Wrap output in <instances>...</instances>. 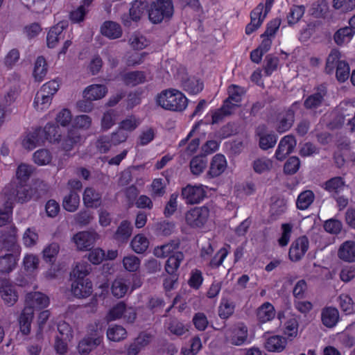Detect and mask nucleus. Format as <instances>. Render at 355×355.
<instances>
[{
	"label": "nucleus",
	"mask_w": 355,
	"mask_h": 355,
	"mask_svg": "<svg viewBox=\"0 0 355 355\" xmlns=\"http://www.w3.org/2000/svg\"><path fill=\"white\" fill-rule=\"evenodd\" d=\"M315 195L311 190L301 192L297 199L296 205L299 209L305 210L313 202Z\"/></svg>",
	"instance_id": "obj_42"
},
{
	"label": "nucleus",
	"mask_w": 355,
	"mask_h": 355,
	"mask_svg": "<svg viewBox=\"0 0 355 355\" xmlns=\"http://www.w3.org/2000/svg\"><path fill=\"white\" fill-rule=\"evenodd\" d=\"M126 329L121 325H111L107 330L108 340L114 342H119L126 338Z\"/></svg>",
	"instance_id": "obj_41"
},
{
	"label": "nucleus",
	"mask_w": 355,
	"mask_h": 355,
	"mask_svg": "<svg viewBox=\"0 0 355 355\" xmlns=\"http://www.w3.org/2000/svg\"><path fill=\"white\" fill-rule=\"evenodd\" d=\"M123 79L126 85L135 86L144 83L146 76L142 71H133L125 73Z\"/></svg>",
	"instance_id": "obj_52"
},
{
	"label": "nucleus",
	"mask_w": 355,
	"mask_h": 355,
	"mask_svg": "<svg viewBox=\"0 0 355 355\" xmlns=\"http://www.w3.org/2000/svg\"><path fill=\"white\" fill-rule=\"evenodd\" d=\"M146 8V3L141 1H135L132 3L128 16H123L122 21L126 26H131L132 21H139Z\"/></svg>",
	"instance_id": "obj_19"
},
{
	"label": "nucleus",
	"mask_w": 355,
	"mask_h": 355,
	"mask_svg": "<svg viewBox=\"0 0 355 355\" xmlns=\"http://www.w3.org/2000/svg\"><path fill=\"white\" fill-rule=\"evenodd\" d=\"M92 284L88 279H74L71 284V292L79 298L87 297L92 293Z\"/></svg>",
	"instance_id": "obj_16"
},
{
	"label": "nucleus",
	"mask_w": 355,
	"mask_h": 355,
	"mask_svg": "<svg viewBox=\"0 0 355 355\" xmlns=\"http://www.w3.org/2000/svg\"><path fill=\"white\" fill-rule=\"evenodd\" d=\"M92 124V119L87 115L77 116L73 120L75 129L70 130L66 137H60V146L65 150H70L73 146L81 141V137L76 129L87 130Z\"/></svg>",
	"instance_id": "obj_4"
},
{
	"label": "nucleus",
	"mask_w": 355,
	"mask_h": 355,
	"mask_svg": "<svg viewBox=\"0 0 355 355\" xmlns=\"http://www.w3.org/2000/svg\"><path fill=\"white\" fill-rule=\"evenodd\" d=\"M103 327V323L100 320H96L89 325L88 332L90 336L80 342L78 345L80 353L87 354L101 343Z\"/></svg>",
	"instance_id": "obj_5"
},
{
	"label": "nucleus",
	"mask_w": 355,
	"mask_h": 355,
	"mask_svg": "<svg viewBox=\"0 0 355 355\" xmlns=\"http://www.w3.org/2000/svg\"><path fill=\"white\" fill-rule=\"evenodd\" d=\"M128 288L127 279L118 278L112 285V292L115 297H122L127 293Z\"/></svg>",
	"instance_id": "obj_49"
},
{
	"label": "nucleus",
	"mask_w": 355,
	"mask_h": 355,
	"mask_svg": "<svg viewBox=\"0 0 355 355\" xmlns=\"http://www.w3.org/2000/svg\"><path fill=\"white\" fill-rule=\"evenodd\" d=\"M52 159L51 153L46 149L38 150L33 154L34 162L40 166H44L50 164Z\"/></svg>",
	"instance_id": "obj_61"
},
{
	"label": "nucleus",
	"mask_w": 355,
	"mask_h": 355,
	"mask_svg": "<svg viewBox=\"0 0 355 355\" xmlns=\"http://www.w3.org/2000/svg\"><path fill=\"white\" fill-rule=\"evenodd\" d=\"M338 257L346 262L355 261V242L347 241L344 242L338 251Z\"/></svg>",
	"instance_id": "obj_27"
},
{
	"label": "nucleus",
	"mask_w": 355,
	"mask_h": 355,
	"mask_svg": "<svg viewBox=\"0 0 355 355\" xmlns=\"http://www.w3.org/2000/svg\"><path fill=\"white\" fill-rule=\"evenodd\" d=\"M91 270L90 266L86 262L78 263L73 268L71 276L73 279H85Z\"/></svg>",
	"instance_id": "obj_64"
},
{
	"label": "nucleus",
	"mask_w": 355,
	"mask_h": 355,
	"mask_svg": "<svg viewBox=\"0 0 355 355\" xmlns=\"http://www.w3.org/2000/svg\"><path fill=\"white\" fill-rule=\"evenodd\" d=\"M355 32L350 27H344L338 30L334 36L335 42L338 45H343L349 42L354 37Z\"/></svg>",
	"instance_id": "obj_38"
},
{
	"label": "nucleus",
	"mask_w": 355,
	"mask_h": 355,
	"mask_svg": "<svg viewBox=\"0 0 355 355\" xmlns=\"http://www.w3.org/2000/svg\"><path fill=\"white\" fill-rule=\"evenodd\" d=\"M234 303L232 300L222 298L218 308V314L222 318H227L234 313Z\"/></svg>",
	"instance_id": "obj_57"
},
{
	"label": "nucleus",
	"mask_w": 355,
	"mask_h": 355,
	"mask_svg": "<svg viewBox=\"0 0 355 355\" xmlns=\"http://www.w3.org/2000/svg\"><path fill=\"white\" fill-rule=\"evenodd\" d=\"M277 317L284 337L288 341H292L298 334L299 322L297 316L291 313L286 314L284 312H279Z\"/></svg>",
	"instance_id": "obj_9"
},
{
	"label": "nucleus",
	"mask_w": 355,
	"mask_h": 355,
	"mask_svg": "<svg viewBox=\"0 0 355 355\" xmlns=\"http://www.w3.org/2000/svg\"><path fill=\"white\" fill-rule=\"evenodd\" d=\"M248 331L243 323H239L227 329L225 332V340L233 345L240 346L247 342Z\"/></svg>",
	"instance_id": "obj_11"
},
{
	"label": "nucleus",
	"mask_w": 355,
	"mask_h": 355,
	"mask_svg": "<svg viewBox=\"0 0 355 355\" xmlns=\"http://www.w3.org/2000/svg\"><path fill=\"white\" fill-rule=\"evenodd\" d=\"M52 98L50 96H46L40 92H38L35 96L33 102V106L37 111H44L50 106Z\"/></svg>",
	"instance_id": "obj_55"
},
{
	"label": "nucleus",
	"mask_w": 355,
	"mask_h": 355,
	"mask_svg": "<svg viewBox=\"0 0 355 355\" xmlns=\"http://www.w3.org/2000/svg\"><path fill=\"white\" fill-rule=\"evenodd\" d=\"M288 342V340L283 336L272 335L266 339L264 347L270 352L280 353L286 349Z\"/></svg>",
	"instance_id": "obj_20"
},
{
	"label": "nucleus",
	"mask_w": 355,
	"mask_h": 355,
	"mask_svg": "<svg viewBox=\"0 0 355 355\" xmlns=\"http://www.w3.org/2000/svg\"><path fill=\"white\" fill-rule=\"evenodd\" d=\"M183 259L184 255L181 252H177L171 255L166 261V271L168 274L173 275L178 269Z\"/></svg>",
	"instance_id": "obj_43"
},
{
	"label": "nucleus",
	"mask_w": 355,
	"mask_h": 355,
	"mask_svg": "<svg viewBox=\"0 0 355 355\" xmlns=\"http://www.w3.org/2000/svg\"><path fill=\"white\" fill-rule=\"evenodd\" d=\"M197 127L193 128L189 132V134L187 135V137L185 139L181 140L180 142V144H179L180 147H183V146H186L185 153L188 155H191L193 153H194L198 150V148L200 146V140L198 138H197V137L191 138L192 135L194 132L195 129Z\"/></svg>",
	"instance_id": "obj_36"
},
{
	"label": "nucleus",
	"mask_w": 355,
	"mask_h": 355,
	"mask_svg": "<svg viewBox=\"0 0 355 355\" xmlns=\"http://www.w3.org/2000/svg\"><path fill=\"white\" fill-rule=\"evenodd\" d=\"M227 167V162L225 157L221 154L214 155L210 162L207 175L209 178H214L223 174Z\"/></svg>",
	"instance_id": "obj_15"
},
{
	"label": "nucleus",
	"mask_w": 355,
	"mask_h": 355,
	"mask_svg": "<svg viewBox=\"0 0 355 355\" xmlns=\"http://www.w3.org/2000/svg\"><path fill=\"white\" fill-rule=\"evenodd\" d=\"M252 168L256 173L262 174L267 173L272 168V161L264 157L257 158L252 162Z\"/></svg>",
	"instance_id": "obj_44"
},
{
	"label": "nucleus",
	"mask_w": 355,
	"mask_h": 355,
	"mask_svg": "<svg viewBox=\"0 0 355 355\" xmlns=\"http://www.w3.org/2000/svg\"><path fill=\"white\" fill-rule=\"evenodd\" d=\"M178 243L175 241H172L168 243L165 245H162L161 246H158L154 249V254L155 257L159 258H164L166 257H170L174 253L177 252L176 251L178 249Z\"/></svg>",
	"instance_id": "obj_37"
},
{
	"label": "nucleus",
	"mask_w": 355,
	"mask_h": 355,
	"mask_svg": "<svg viewBox=\"0 0 355 355\" xmlns=\"http://www.w3.org/2000/svg\"><path fill=\"white\" fill-rule=\"evenodd\" d=\"M309 248V241L306 237L301 236L296 239L289 250V258L293 261L302 259Z\"/></svg>",
	"instance_id": "obj_17"
},
{
	"label": "nucleus",
	"mask_w": 355,
	"mask_h": 355,
	"mask_svg": "<svg viewBox=\"0 0 355 355\" xmlns=\"http://www.w3.org/2000/svg\"><path fill=\"white\" fill-rule=\"evenodd\" d=\"M296 140L292 135H286L284 137L279 145L278 148L276 150L275 156L278 160H283L285 157L293 152L295 146H296Z\"/></svg>",
	"instance_id": "obj_18"
},
{
	"label": "nucleus",
	"mask_w": 355,
	"mask_h": 355,
	"mask_svg": "<svg viewBox=\"0 0 355 355\" xmlns=\"http://www.w3.org/2000/svg\"><path fill=\"white\" fill-rule=\"evenodd\" d=\"M263 4H259L251 12V22L246 26L245 33L250 35L258 29L266 18V15H262Z\"/></svg>",
	"instance_id": "obj_24"
},
{
	"label": "nucleus",
	"mask_w": 355,
	"mask_h": 355,
	"mask_svg": "<svg viewBox=\"0 0 355 355\" xmlns=\"http://www.w3.org/2000/svg\"><path fill=\"white\" fill-rule=\"evenodd\" d=\"M257 135L259 137V146L263 150L274 147L277 142L276 136L272 133L267 132L263 126L258 128Z\"/></svg>",
	"instance_id": "obj_32"
},
{
	"label": "nucleus",
	"mask_w": 355,
	"mask_h": 355,
	"mask_svg": "<svg viewBox=\"0 0 355 355\" xmlns=\"http://www.w3.org/2000/svg\"><path fill=\"white\" fill-rule=\"evenodd\" d=\"M83 202L87 207H97L101 204V195L92 188H87L83 193Z\"/></svg>",
	"instance_id": "obj_39"
},
{
	"label": "nucleus",
	"mask_w": 355,
	"mask_h": 355,
	"mask_svg": "<svg viewBox=\"0 0 355 355\" xmlns=\"http://www.w3.org/2000/svg\"><path fill=\"white\" fill-rule=\"evenodd\" d=\"M67 26V22L60 21L49 29L46 35V45L49 48H55L59 42L64 38V31Z\"/></svg>",
	"instance_id": "obj_14"
},
{
	"label": "nucleus",
	"mask_w": 355,
	"mask_h": 355,
	"mask_svg": "<svg viewBox=\"0 0 355 355\" xmlns=\"http://www.w3.org/2000/svg\"><path fill=\"white\" fill-rule=\"evenodd\" d=\"M139 124L140 121L138 118L134 116H130L121 121L119 127L121 130H123L129 135V133L134 131Z\"/></svg>",
	"instance_id": "obj_59"
},
{
	"label": "nucleus",
	"mask_w": 355,
	"mask_h": 355,
	"mask_svg": "<svg viewBox=\"0 0 355 355\" xmlns=\"http://www.w3.org/2000/svg\"><path fill=\"white\" fill-rule=\"evenodd\" d=\"M9 197H12V206L15 202H24L31 198L28 189L24 184H17L15 182H11L6 185L2 193L0 194V200H9Z\"/></svg>",
	"instance_id": "obj_8"
},
{
	"label": "nucleus",
	"mask_w": 355,
	"mask_h": 355,
	"mask_svg": "<svg viewBox=\"0 0 355 355\" xmlns=\"http://www.w3.org/2000/svg\"><path fill=\"white\" fill-rule=\"evenodd\" d=\"M340 53L337 50H333L329 55L327 64H326V70L328 73H332L334 69L336 68L342 61L340 60Z\"/></svg>",
	"instance_id": "obj_63"
},
{
	"label": "nucleus",
	"mask_w": 355,
	"mask_h": 355,
	"mask_svg": "<svg viewBox=\"0 0 355 355\" xmlns=\"http://www.w3.org/2000/svg\"><path fill=\"white\" fill-rule=\"evenodd\" d=\"M92 2L93 0H82L80 5L76 9L71 12V20L75 23L83 21L85 16L91 8Z\"/></svg>",
	"instance_id": "obj_30"
},
{
	"label": "nucleus",
	"mask_w": 355,
	"mask_h": 355,
	"mask_svg": "<svg viewBox=\"0 0 355 355\" xmlns=\"http://www.w3.org/2000/svg\"><path fill=\"white\" fill-rule=\"evenodd\" d=\"M345 183L340 177H335L327 180L324 184V189L330 193H338L343 191Z\"/></svg>",
	"instance_id": "obj_40"
},
{
	"label": "nucleus",
	"mask_w": 355,
	"mask_h": 355,
	"mask_svg": "<svg viewBox=\"0 0 355 355\" xmlns=\"http://www.w3.org/2000/svg\"><path fill=\"white\" fill-rule=\"evenodd\" d=\"M12 251L17 254H7L0 257V273H8L15 268L20 252L17 250ZM19 251H21L20 247Z\"/></svg>",
	"instance_id": "obj_25"
},
{
	"label": "nucleus",
	"mask_w": 355,
	"mask_h": 355,
	"mask_svg": "<svg viewBox=\"0 0 355 355\" xmlns=\"http://www.w3.org/2000/svg\"><path fill=\"white\" fill-rule=\"evenodd\" d=\"M324 94L325 92L322 89L313 95H311L304 101L305 107L309 109L318 107L321 105Z\"/></svg>",
	"instance_id": "obj_62"
},
{
	"label": "nucleus",
	"mask_w": 355,
	"mask_h": 355,
	"mask_svg": "<svg viewBox=\"0 0 355 355\" xmlns=\"http://www.w3.org/2000/svg\"><path fill=\"white\" fill-rule=\"evenodd\" d=\"M34 167L26 164H21L16 171L17 184H24L30 178Z\"/></svg>",
	"instance_id": "obj_47"
},
{
	"label": "nucleus",
	"mask_w": 355,
	"mask_h": 355,
	"mask_svg": "<svg viewBox=\"0 0 355 355\" xmlns=\"http://www.w3.org/2000/svg\"><path fill=\"white\" fill-rule=\"evenodd\" d=\"M340 318L339 312L337 309L334 307L324 308L321 313V320L322 324L328 327L332 328L336 325Z\"/></svg>",
	"instance_id": "obj_28"
},
{
	"label": "nucleus",
	"mask_w": 355,
	"mask_h": 355,
	"mask_svg": "<svg viewBox=\"0 0 355 355\" xmlns=\"http://www.w3.org/2000/svg\"><path fill=\"white\" fill-rule=\"evenodd\" d=\"M38 234L33 227L27 228L23 234L22 242L25 247L33 248L38 241Z\"/></svg>",
	"instance_id": "obj_51"
},
{
	"label": "nucleus",
	"mask_w": 355,
	"mask_h": 355,
	"mask_svg": "<svg viewBox=\"0 0 355 355\" xmlns=\"http://www.w3.org/2000/svg\"><path fill=\"white\" fill-rule=\"evenodd\" d=\"M121 318L132 323L136 318V313L133 308L127 307L124 303L119 302L110 309L105 319L107 322H111Z\"/></svg>",
	"instance_id": "obj_10"
},
{
	"label": "nucleus",
	"mask_w": 355,
	"mask_h": 355,
	"mask_svg": "<svg viewBox=\"0 0 355 355\" xmlns=\"http://www.w3.org/2000/svg\"><path fill=\"white\" fill-rule=\"evenodd\" d=\"M48 72V65L45 58L42 56L38 57L33 65V76L35 81L42 82Z\"/></svg>",
	"instance_id": "obj_33"
},
{
	"label": "nucleus",
	"mask_w": 355,
	"mask_h": 355,
	"mask_svg": "<svg viewBox=\"0 0 355 355\" xmlns=\"http://www.w3.org/2000/svg\"><path fill=\"white\" fill-rule=\"evenodd\" d=\"M17 230L14 225H10L9 232L7 235L3 234L0 238V251L3 248L8 250H15L19 252V245L17 244Z\"/></svg>",
	"instance_id": "obj_22"
},
{
	"label": "nucleus",
	"mask_w": 355,
	"mask_h": 355,
	"mask_svg": "<svg viewBox=\"0 0 355 355\" xmlns=\"http://www.w3.org/2000/svg\"><path fill=\"white\" fill-rule=\"evenodd\" d=\"M107 88L101 84H92L87 86L83 92L85 100L94 101L100 100L105 96Z\"/></svg>",
	"instance_id": "obj_21"
},
{
	"label": "nucleus",
	"mask_w": 355,
	"mask_h": 355,
	"mask_svg": "<svg viewBox=\"0 0 355 355\" xmlns=\"http://www.w3.org/2000/svg\"><path fill=\"white\" fill-rule=\"evenodd\" d=\"M60 247L58 244L53 243L46 246L42 251L43 259L46 262L53 263L59 252Z\"/></svg>",
	"instance_id": "obj_58"
},
{
	"label": "nucleus",
	"mask_w": 355,
	"mask_h": 355,
	"mask_svg": "<svg viewBox=\"0 0 355 355\" xmlns=\"http://www.w3.org/2000/svg\"><path fill=\"white\" fill-rule=\"evenodd\" d=\"M80 204V196L75 191H70L66 194L62 200L63 208L69 212L76 211Z\"/></svg>",
	"instance_id": "obj_34"
},
{
	"label": "nucleus",
	"mask_w": 355,
	"mask_h": 355,
	"mask_svg": "<svg viewBox=\"0 0 355 355\" xmlns=\"http://www.w3.org/2000/svg\"><path fill=\"white\" fill-rule=\"evenodd\" d=\"M182 87L188 93L196 94L202 91L203 84L198 79L192 77L183 81Z\"/></svg>",
	"instance_id": "obj_54"
},
{
	"label": "nucleus",
	"mask_w": 355,
	"mask_h": 355,
	"mask_svg": "<svg viewBox=\"0 0 355 355\" xmlns=\"http://www.w3.org/2000/svg\"><path fill=\"white\" fill-rule=\"evenodd\" d=\"M173 15V6L171 0H156L148 9V18L153 24L169 19Z\"/></svg>",
	"instance_id": "obj_6"
},
{
	"label": "nucleus",
	"mask_w": 355,
	"mask_h": 355,
	"mask_svg": "<svg viewBox=\"0 0 355 355\" xmlns=\"http://www.w3.org/2000/svg\"><path fill=\"white\" fill-rule=\"evenodd\" d=\"M207 160L204 157L196 156L190 162V169L195 175H200L206 168Z\"/></svg>",
	"instance_id": "obj_53"
},
{
	"label": "nucleus",
	"mask_w": 355,
	"mask_h": 355,
	"mask_svg": "<svg viewBox=\"0 0 355 355\" xmlns=\"http://www.w3.org/2000/svg\"><path fill=\"white\" fill-rule=\"evenodd\" d=\"M60 137L58 126L48 123L43 130H36L24 135L21 140V145L27 150H33L43 144L44 139L50 143L60 144Z\"/></svg>",
	"instance_id": "obj_2"
},
{
	"label": "nucleus",
	"mask_w": 355,
	"mask_h": 355,
	"mask_svg": "<svg viewBox=\"0 0 355 355\" xmlns=\"http://www.w3.org/2000/svg\"><path fill=\"white\" fill-rule=\"evenodd\" d=\"M50 304L49 297L40 292L28 293L25 298V307L19 318L20 331L23 334L30 333L35 309H43Z\"/></svg>",
	"instance_id": "obj_1"
},
{
	"label": "nucleus",
	"mask_w": 355,
	"mask_h": 355,
	"mask_svg": "<svg viewBox=\"0 0 355 355\" xmlns=\"http://www.w3.org/2000/svg\"><path fill=\"white\" fill-rule=\"evenodd\" d=\"M149 245L148 239L143 234L136 235L131 241V247L137 253L145 252Z\"/></svg>",
	"instance_id": "obj_50"
},
{
	"label": "nucleus",
	"mask_w": 355,
	"mask_h": 355,
	"mask_svg": "<svg viewBox=\"0 0 355 355\" xmlns=\"http://www.w3.org/2000/svg\"><path fill=\"white\" fill-rule=\"evenodd\" d=\"M119 118V112L114 110H110L103 114L101 119L102 129L107 130L111 128Z\"/></svg>",
	"instance_id": "obj_56"
},
{
	"label": "nucleus",
	"mask_w": 355,
	"mask_h": 355,
	"mask_svg": "<svg viewBox=\"0 0 355 355\" xmlns=\"http://www.w3.org/2000/svg\"><path fill=\"white\" fill-rule=\"evenodd\" d=\"M211 216V212L205 206L197 207L188 210L184 214L185 223L191 228L201 229L205 226Z\"/></svg>",
	"instance_id": "obj_7"
},
{
	"label": "nucleus",
	"mask_w": 355,
	"mask_h": 355,
	"mask_svg": "<svg viewBox=\"0 0 355 355\" xmlns=\"http://www.w3.org/2000/svg\"><path fill=\"white\" fill-rule=\"evenodd\" d=\"M0 296L5 304L14 305L18 300V293L15 286L8 282H3L0 286Z\"/></svg>",
	"instance_id": "obj_23"
},
{
	"label": "nucleus",
	"mask_w": 355,
	"mask_h": 355,
	"mask_svg": "<svg viewBox=\"0 0 355 355\" xmlns=\"http://www.w3.org/2000/svg\"><path fill=\"white\" fill-rule=\"evenodd\" d=\"M338 304L342 311L346 315H351L355 313V304L349 295L341 294L338 297Z\"/></svg>",
	"instance_id": "obj_46"
},
{
	"label": "nucleus",
	"mask_w": 355,
	"mask_h": 355,
	"mask_svg": "<svg viewBox=\"0 0 355 355\" xmlns=\"http://www.w3.org/2000/svg\"><path fill=\"white\" fill-rule=\"evenodd\" d=\"M12 197H9V200H1L0 204L4 206V209H0V226H4L7 223L11 221V214H12V201H10Z\"/></svg>",
	"instance_id": "obj_48"
},
{
	"label": "nucleus",
	"mask_w": 355,
	"mask_h": 355,
	"mask_svg": "<svg viewBox=\"0 0 355 355\" xmlns=\"http://www.w3.org/2000/svg\"><path fill=\"white\" fill-rule=\"evenodd\" d=\"M98 234L96 232H79L73 236V241L79 250H86L92 247L98 239Z\"/></svg>",
	"instance_id": "obj_13"
},
{
	"label": "nucleus",
	"mask_w": 355,
	"mask_h": 355,
	"mask_svg": "<svg viewBox=\"0 0 355 355\" xmlns=\"http://www.w3.org/2000/svg\"><path fill=\"white\" fill-rule=\"evenodd\" d=\"M155 100L157 105L173 112H182L188 105V98L186 96L175 89L162 91L157 95Z\"/></svg>",
	"instance_id": "obj_3"
},
{
	"label": "nucleus",
	"mask_w": 355,
	"mask_h": 355,
	"mask_svg": "<svg viewBox=\"0 0 355 355\" xmlns=\"http://www.w3.org/2000/svg\"><path fill=\"white\" fill-rule=\"evenodd\" d=\"M40 259L33 253H26L22 259V268L28 274H33L38 268Z\"/></svg>",
	"instance_id": "obj_35"
},
{
	"label": "nucleus",
	"mask_w": 355,
	"mask_h": 355,
	"mask_svg": "<svg viewBox=\"0 0 355 355\" xmlns=\"http://www.w3.org/2000/svg\"><path fill=\"white\" fill-rule=\"evenodd\" d=\"M132 230V227L130 222L122 221L114 234V239L120 242L125 241L131 235Z\"/></svg>",
	"instance_id": "obj_45"
},
{
	"label": "nucleus",
	"mask_w": 355,
	"mask_h": 355,
	"mask_svg": "<svg viewBox=\"0 0 355 355\" xmlns=\"http://www.w3.org/2000/svg\"><path fill=\"white\" fill-rule=\"evenodd\" d=\"M276 315L273 305L270 302H265L257 309V316L258 320L261 323H266L275 318Z\"/></svg>",
	"instance_id": "obj_29"
},
{
	"label": "nucleus",
	"mask_w": 355,
	"mask_h": 355,
	"mask_svg": "<svg viewBox=\"0 0 355 355\" xmlns=\"http://www.w3.org/2000/svg\"><path fill=\"white\" fill-rule=\"evenodd\" d=\"M206 189L202 184L185 187L182 191V196L188 204H197L200 202L206 196Z\"/></svg>",
	"instance_id": "obj_12"
},
{
	"label": "nucleus",
	"mask_w": 355,
	"mask_h": 355,
	"mask_svg": "<svg viewBox=\"0 0 355 355\" xmlns=\"http://www.w3.org/2000/svg\"><path fill=\"white\" fill-rule=\"evenodd\" d=\"M101 33L103 35L110 40L117 39L122 35V28L121 26L114 21H105L101 27Z\"/></svg>",
	"instance_id": "obj_26"
},
{
	"label": "nucleus",
	"mask_w": 355,
	"mask_h": 355,
	"mask_svg": "<svg viewBox=\"0 0 355 355\" xmlns=\"http://www.w3.org/2000/svg\"><path fill=\"white\" fill-rule=\"evenodd\" d=\"M129 44L135 50H142L149 45V41L144 35L135 33L129 39Z\"/></svg>",
	"instance_id": "obj_60"
},
{
	"label": "nucleus",
	"mask_w": 355,
	"mask_h": 355,
	"mask_svg": "<svg viewBox=\"0 0 355 355\" xmlns=\"http://www.w3.org/2000/svg\"><path fill=\"white\" fill-rule=\"evenodd\" d=\"M239 106L234 102L227 99L225 101L223 107L216 110L212 114V123H216L225 116H227L233 113L235 109Z\"/></svg>",
	"instance_id": "obj_31"
}]
</instances>
